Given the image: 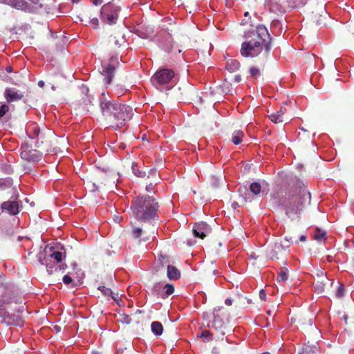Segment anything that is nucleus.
Wrapping results in <instances>:
<instances>
[{"label":"nucleus","instance_id":"f257e3e1","mask_svg":"<svg viewBox=\"0 0 354 354\" xmlns=\"http://www.w3.org/2000/svg\"><path fill=\"white\" fill-rule=\"evenodd\" d=\"M252 35L251 39L242 43L241 55L245 57H257L256 60H268L272 41L268 30L264 26L260 25Z\"/></svg>","mask_w":354,"mask_h":354},{"label":"nucleus","instance_id":"f03ea898","mask_svg":"<svg viewBox=\"0 0 354 354\" xmlns=\"http://www.w3.org/2000/svg\"><path fill=\"white\" fill-rule=\"evenodd\" d=\"M100 107L104 120L114 129L124 127L133 114L130 106L105 98L100 100Z\"/></svg>","mask_w":354,"mask_h":354},{"label":"nucleus","instance_id":"7ed1b4c3","mask_svg":"<svg viewBox=\"0 0 354 354\" xmlns=\"http://www.w3.org/2000/svg\"><path fill=\"white\" fill-rule=\"evenodd\" d=\"M158 203L149 196H138L134 199L131 209L136 219L145 224L155 225L153 221L158 218Z\"/></svg>","mask_w":354,"mask_h":354},{"label":"nucleus","instance_id":"20e7f679","mask_svg":"<svg viewBox=\"0 0 354 354\" xmlns=\"http://www.w3.org/2000/svg\"><path fill=\"white\" fill-rule=\"evenodd\" d=\"M124 34L121 30H116L111 34L106 41V49L110 54H115L111 56L110 63L102 66V75L104 77L105 84H110L114 76L115 70V63L118 64V52L122 46L126 44Z\"/></svg>","mask_w":354,"mask_h":354},{"label":"nucleus","instance_id":"39448f33","mask_svg":"<svg viewBox=\"0 0 354 354\" xmlns=\"http://www.w3.org/2000/svg\"><path fill=\"white\" fill-rule=\"evenodd\" d=\"M310 194L306 187H295L289 192L283 205L286 215L291 218L302 212L306 202L309 203Z\"/></svg>","mask_w":354,"mask_h":354},{"label":"nucleus","instance_id":"423d86ee","mask_svg":"<svg viewBox=\"0 0 354 354\" xmlns=\"http://www.w3.org/2000/svg\"><path fill=\"white\" fill-rule=\"evenodd\" d=\"M12 303L6 302L3 301L0 304V317L2 319L1 322L6 325H13L21 327L24 325V321L22 317L19 315H15L9 312V310L16 311L18 313H23L26 308L22 304V301L17 302L15 301L16 307H12Z\"/></svg>","mask_w":354,"mask_h":354},{"label":"nucleus","instance_id":"0eeeda50","mask_svg":"<svg viewBox=\"0 0 354 354\" xmlns=\"http://www.w3.org/2000/svg\"><path fill=\"white\" fill-rule=\"evenodd\" d=\"M27 133L32 139H36V145L44 150L48 151L52 147V140L55 138L54 131L46 127L41 129L32 123L27 128Z\"/></svg>","mask_w":354,"mask_h":354},{"label":"nucleus","instance_id":"6e6552de","mask_svg":"<svg viewBox=\"0 0 354 354\" xmlns=\"http://www.w3.org/2000/svg\"><path fill=\"white\" fill-rule=\"evenodd\" d=\"M157 232L156 225H149L142 223L141 227H133L127 233V241L129 243L138 245L142 241H147L151 237H154Z\"/></svg>","mask_w":354,"mask_h":354},{"label":"nucleus","instance_id":"1a4fd4ad","mask_svg":"<svg viewBox=\"0 0 354 354\" xmlns=\"http://www.w3.org/2000/svg\"><path fill=\"white\" fill-rule=\"evenodd\" d=\"M228 317L229 313L223 307L214 308L213 313V320L211 325L208 324V326L215 330V332L216 333L215 337L216 340L223 339L226 330L225 321L227 320Z\"/></svg>","mask_w":354,"mask_h":354},{"label":"nucleus","instance_id":"9d476101","mask_svg":"<svg viewBox=\"0 0 354 354\" xmlns=\"http://www.w3.org/2000/svg\"><path fill=\"white\" fill-rule=\"evenodd\" d=\"M285 241H286L287 244H283L280 242H274L272 245L270 246V248L267 250V257L271 259H283L289 252V247L290 243H292V237L288 238V236L285 237Z\"/></svg>","mask_w":354,"mask_h":354},{"label":"nucleus","instance_id":"9b49d317","mask_svg":"<svg viewBox=\"0 0 354 354\" xmlns=\"http://www.w3.org/2000/svg\"><path fill=\"white\" fill-rule=\"evenodd\" d=\"M120 8L113 1L104 4L100 10V17L104 22L109 25L115 24L118 18Z\"/></svg>","mask_w":354,"mask_h":354},{"label":"nucleus","instance_id":"f8f14e48","mask_svg":"<svg viewBox=\"0 0 354 354\" xmlns=\"http://www.w3.org/2000/svg\"><path fill=\"white\" fill-rule=\"evenodd\" d=\"M175 73L172 69L162 68L157 71L151 78L153 85L160 86L171 82L174 78Z\"/></svg>","mask_w":354,"mask_h":354},{"label":"nucleus","instance_id":"ddd939ff","mask_svg":"<svg viewBox=\"0 0 354 354\" xmlns=\"http://www.w3.org/2000/svg\"><path fill=\"white\" fill-rule=\"evenodd\" d=\"M20 155L22 159L28 162H37L41 156V153L28 145H21Z\"/></svg>","mask_w":354,"mask_h":354},{"label":"nucleus","instance_id":"4468645a","mask_svg":"<svg viewBox=\"0 0 354 354\" xmlns=\"http://www.w3.org/2000/svg\"><path fill=\"white\" fill-rule=\"evenodd\" d=\"M0 2L25 12L31 13L33 10L32 8L29 6V3L25 0H0Z\"/></svg>","mask_w":354,"mask_h":354},{"label":"nucleus","instance_id":"2eb2a0df","mask_svg":"<svg viewBox=\"0 0 354 354\" xmlns=\"http://www.w3.org/2000/svg\"><path fill=\"white\" fill-rule=\"evenodd\" d=\"M268 60L259 59L255 60V64L251 66L249 68L250 76L253 79L259 78L263 71L266 63Z\"/></svg>","mask_w":354,"mask_h":354},{"label":"nucleus","instance_id":"dca6fc26","mask_svg":"<svg viewBox=\"0 0 354 354\" xmlns=\"http://www.w3.org/2000/svg\"><path fill=\"white\" fill-rule=\"evenodd\" d=\"M3 95L8 103L19 101L24 97V94L15 88H6Z\"/></svg>","mask_w":354,"mask_h":354},{"label":"nucleus","instance_id":"f3484780","mask_svg":"<svg viewBox=\"0 0 354 354\" xmlns=\"http://www.w3.org/2000/svg\"><path fill=\"white\" fill-rule=\"evenodd\" d=\"M209 231V225L205 222L196 223L193 227V233L196 237L203 239Z\"/></svg>","mask_w":354,"mask_h":354},{"label":"nucleus","instance_id":"a211bd4d","mask_svg":"<svg viewBox=\"0 0 354 354\" xmlns=\"http://www.w3.org/2000/svg\"><path fill=\"white\" fill-rule=\"evenodd\" d=\"M319 346L317 343L310 344L309 342L303 345L301 349L299 351V354H319Z\"/></svg>","mask_w":354,"mask_h":354},{"label":"nucleus","instance_id":"6ab92c4d","mask_svg":"<svg viewBox=\"0 0 354 354\" xmlns=\"http://www.w3.org/2000/svg\"><path fill=\"white\" fill-rule=\"evenodd\" d=\"M1 207L3 210L12 215H15L19 212V205L16 201H8L3 202Z\"/></svg>","mask_w":354,"mask_h":354},{"label":"nucleus","instance_id":"aec40b11","mask_svg":"<svg viewBox=\"0 0 354 354\" xmlns=\"http://www.w3.org/2000/svg\"><path fill=\"white\" fill-rule=\"evenodd\" d=\"M164 283L158 282L155 283L150 288V293L151 295L157 297L158 298H165V293H164Z\"/></svg>","mask_w":354,"mask_h":354},{"label":"nucleus","instance_id":"412c9836","mask_svg":"<svg viewBox=\"0 0 354 354\" xmlns=\"http://www.w3.org/2000/svg\"><path fill=\"white\" fill-rule=\"evenodd\" d=\"M43 254L41 253L39 256V261L42 265H45L46 267L47 272L49 274H52L55 270L57 269V267L51 262V259L44 257L42 258Z\"/></svg>","mask_w":354,"mask_h":354},{"label":"nucleus","instance_id":"4be33fe9","mask_svg":"<svg viewBox=\"0 0 354 354\" xmlns=\"http://www.w3.org/2000/svg\"><path fill=\"white\" fill-rule=\"evenodd\" d=\"M286 111V109L285 108L281 107L279 111L269 115L270 120L275 124L283 122L284 121Z\"/></svg>","mask_w":354,"mask_h":354},{"label":"nucleus","instance_id":"5701e85b","mask_svg":"<svg viewBox=\"0 0 354 354\" xmlns=\"http://www.w3.org/2000/svg\"><path fill=\"white\" fill-rule=\"evenodd\" d=\"M167 275L168 278L171 280H177L180 277V270L174 266L168 265Z\"/></svg>","mask_w":354,"mask_h":354},{"label":"nucleus","instance_id":"b1692460","mask_svg":"<svg viewBox=\"0 0 354 354\" xmlns=\"http://www.w3.org/2000/svg\"><path fill=\"white\" fill-rule=\"evenodd\" d=\"M97 289L101 291V292L104 295V296H108V297H111L113 300L116 301L117 300V298L118 297V294H115L111 288H107L104 286H99L97 288Z\"/></svg>","mask_w":354,"mask_h":354},{"label":"nucleus","instance_id":"393cba45","mask_svg":"<svg viewBox=\"0 0 354 354\" xmlns=\"http://www.w3.org/2000/svg\"><path fill=\"white\" fill-rule=\"evenodd\" d=\"M151 331L156 336H160L162 334L163 326L159 322H153L151 325Z\"/></svg>","mask_w":354,"mask_h":354},{"label":"nucleus","instance_id":"a878e982","mask_svg":"<svg viewBox=\"0 0 354 354\" xmlns=\"http://www.w3.org/2000/svg\"><path fill=\"white\" fill-rule=\"evenodd\" d=\"M244 136V133L241 130H236L233 132L232 135L231 140L234 145H239L243 140Z\"/></svg>","mask_w":354,"mask_h":354},{"label":"nucleus","instance_id":"bb28decb","mask_svg":"<svg viewBox=\"0 0 354 354\" xmlns=\"http://www.w3.org/2000/svg\"><path fill=\"white\" fill-rule=\"evenodd\" d=\"M240 63L236 59H230L226 64V69L230 72H234L239 69Z\"/></svg>","mask_w":354,"mask_h":354},{"label":"nucleus","instance_id":"cd10ccee","mask_svg":"<svg viewBox=\"0 0 354 354\" xmlns=\"http://www.w3.org/2000/svg\"><path fill=\"white\" fill-rule=\"evenodd\" d=\"M216 333H212L209 330H203L201 332L200 337L203 339L204 342H209L215 339Z\"/></svg>","mask_w":354,"mask_h":354},{"label":"nucleus","instance_id":"c85d7f7f","mask_svg":"<svg viewBox=\"0 0 354 354\" xmlns=\"http://www.w3.org/2000/svg\"><path fill=\"white\" fill-rule=\"evenodd\" d=\"M83 103L84 104H80L78 106V109L80 110V111L82 113L89 112L90 109L88 105L91 104V100L87 97H84Z\"/></svg>","mask_w":354,"mask_h":354},{"label":"nucleus","instance_id":"c756f323","mask_svg":"<svg viewBox=\"0 0 354 354\" xmlns=\"http://www.w3.org/2000/svg\"><path fill=\"white\" fill-rule=\"evenodd\" d=\"M277 281H282L285 282L288 279V269L286 267H283L281 269V271L279 272L277 275Z\"/></svg>","mask_w":354,"mask_h":354},{"label":"nucleus","instance_id":"7c9ffc66","mask_svg":"<svg viewBox=\"0 0 354 354\" xmlns=\"http://www.w3.org/2000/svg\"><path fill=\"white\" fill-rule=\"evenodd\" d=\"M47 258H49L50 259H53L55 260L58 263L62 262L63 254L61 252L59 251H55L50 253L48 257H46Z\"/></svg>","mask_w":354,"mask_h":354},{"label":"nucleus","instance_id":"2f4dec72","mask_svg":"<svg viewBox=\"0 0 354 354\" xmlns=\"http://www.w3.org/2000/svg\"><path fill=\"white\" fill-rule=\"evenodd\" d=\"M250 190L254 194L257 195L261 192V186L260 183H259L257 182H254L250 184Z\"/></svg>","mask_w":354,"mask_h":354},{"label":"nucleus","instance_id":"473e14b6","mask_svg":"<svg viewBox=\"0 0 354 354\" xmlns=\"http://www.w3.org/2000/svg\"><path fill=\"white\" fill-rule=\"evenodd\" d=\"M326 234V233L325 231H322L319 229H317L314 233V238L315 240H317L318 241H321L325 239Z\"/></svg>","mask_w":354,"mask_h":354},{"label":"nucleus","instance_id":"72a5a7b5","mask_svg":"<svg viewBox=\"0 0 354 354\" xmlns=\"http://www.w3.org/2000/svg\"><path fill=\"white\" fill-rule=\"evenodd\" d=\"M29 6L32 7L33 10L32 12H35L39 8L42 7V4L40 3V0H30Z\"/></svg>","mask_w":354,"mask_h":354},{"label":"nucleus","instance_id":"f704fd0d","mask_svg":"<svg viewBox=\"0 0 354 354\" xmlns=\"http://www.w3.org/2000/svg\"><path fill=\"white\" fill-rule=\"evenodd\" d=\"M325 283H323V281H317L315 283V292L318 294H321L325 291Z\"/></svg>","mask_w":354,"mask_h":354},{"label":"nucleus","instance_id":"c9c22d12","mask_svg":"<svg viewBox=\"0 0 354 354\" xmlns=\"http://www.w3.org/2000/svg\"><path fill=\"white\" fill-rule=\"evenodd\" d=\"M174 292V286L172 284L166 283L164 285V293H165V298L171 295Z\"/></svg>","mask_w":354,"mask_h":354},{"label":"nucleus","instance_id":"e433bc0d","mask_svg":"<svg viewBox=\"0 0 354 354\" xmlns=\"http://www.w3.org/2000/svg\"><path fill=\"white\" fill-rule=\"evenodd\" d=\"M313 315L310 317H301L298 319V322L301 323L302 325H309L310 326H313Z\"/></svg>","mask_w":354,"mask_h":354},{"label":"nucleus","instance_id":"4c0bfd02","mask_svg":"<svg viewBox=\"0 0 354 354\" xmlns=\"http://www.w3.org/2000/svg\"><path fill=\"white\" fill-rule=\"evenodd\" d=\"M131 169H132L133 173L135 174V176H136L138 177L143 176L142 174H144V172H142L138 169V165L136 162H133L131 163Z\"/></svg>","mask_w":354,"mask_h":354},{"label":"nucleus","instance_id":"58836bf2","mask_svg":"<svg viewBox=\"0 0 354 354\" xmlns=\"http://www.w3.org/2000/svg\"><path fill=\"white\" fill-rule=\"evenodd\" d=\"M120 322L125 324H129L131 322V318L126 314H122L120 315Z\"/></svg>","mask_w":354,"mask_h":354},{"label":"nucleus","instance_id":"ea45409f","mask_svg":"<svg viewBox=\"0 0 354 354\" xmlns=\"http://www.w3.org/2000/svg\"><path fill=\"white\" fill-rule=\"evenodd\" d=\"M9 111V106L3 104L0 106V118L5 115V114Z\"/></svg>","mask_w":354,"mask_h":354},{"label":"nucleus","instance_id":"a19ab883","mask_svg":"<svg viewBox=\"0 0 354 354\" xmlns=\"http://www.w3.org/2000/svg\"><path fill=\"white\" fill-rule=\"evenodd\" d=\"M63 282L66 285H68V284L73 283V279H72V278L69 275L66 274L63 277Z\"/></svg>","mask_w":354,"mask_h":354},{"label":"nucleus","instance_id":"79ce46f5","mask_svg":"<svg viewBox=\"0 0 354 354\" xmlns=\"http://www.w3.org/2000/svg\"><path fill=\"white\" fill-rule=\"evenodd\" d=\"M159 261L160 262L161 264L167 263L169 261L168 257L167 256L160 255V257H159Z\"/></svg>","mask_w":354,"mask_h":354},{"label":"nucleus","instance_id":"37998d69","mask_svg":"<svg viewBox=\"0 0 354 354\" xmlns=\"http://www.w3.org/2000/svg\"><path fill=\"white\" fill-rule=\"evenodd\" d=\"M259 297L261 298V300L263 301H266V291L264 290H261L259 291Z\"/></svg>","mask_w":354,"mask_h":354},{"label":"nucleus","instance_id":"c03bdc74","mask_svg":"<svg viewBox=\"0 0 354 354\" xmlns=\"http://www.w3.org/2000/svg\"><path fill=\"white\" fill-rule=\"evenodd\" d=\"M91 24L92 26H93L95 28H96L98 25H99V21L97 19V18H93L91 20Z\"/></svg>","mask_w":354,"mask_h":354},{"label":"nucleus","instance_id":"a18cd8bd","mask_svg":"<svg viewBox=\"0 0 354 354\" xmlns=\"http://www.w3.org/2000/svg\"><path fill=\"white\" fill-rule=\"evenodd\" d=\"M153 182H150V183L146 186V190L147 192H151L153 190Z\"/></svg>","mask_w":354,"mask_h":354},{"label":"nucleus","instance_id":"49530a36","mask_svg":"<svg viewBox=\"0 0 354 354\" xmlns=\"http://www.w3.org/2000/svg\"><path fill=\"white\" fill-rule=\"evenodd\" d=\"M343 291H344V288L343 286H340L338 290H337V295L338 297H341L343 295Z\"/></svg>","mask_w":354,"mask_h":354},{"label":"nucleus","instance_id":"de8ad7c7","mask_svg":"<svg viewBox=\"0 0 354 354\" xmlns=\"http://www.w3.org/2000/svg\"><path fill=\"white\" fill-rule=\"evenodd\" d=\"M91 1L95 6L100 5L103 2L102 0H91Z\"/></svg>","mask_w":354,"mask_h":354},{"label":"nucleus","instance_id":"09e8293b","mask_svg":"<svg viewBox=\"0 0 354 354\" xmlns=\"http://www.w3.org/2000/svg\"><path fill=\"white\" fill-rule=\"evenodd\" d=\"M225 304L227 306H231L232 304V300L230 298H227L225 299Z\"/></svg>","mask_w":354,"mask_h":354},{"label":"nucleus","instance_id":"8fccbe9b","mask_svg":"<svg viewBox=\"0 0 354 354\" xmlns=\"http://www.w3.org/2000/svg\"><path fill=\"white\" fill-rule=\"evenodd\" d=\"M59 270H62V272H64V270H66V268H67V266L66 264H64V265H59Z\"/></svg>","mask_w":354,"mask_h":354},{"label":"nucleus","instance_id":"3c124183","mask_svg":"<svg viewBox=\"0 0 354 354\" xmlns=\"http://www.w3.org/2000/svg\"><path fill=\"white\" fill-rule=\"evenodd\" d=\"M44 84H45V83L42 80H40L38 82V86L41 88H43L44 86Z\"/></svg>","mask_w":354,"mask_h":354},{"label":"nucleus","instance_id":"603ef678","mask_svg":"<svg viewBox=\"0 0 354 354\" xmlns=\"http://www.w3.org/2000/svg\"><path fill=\"white\" fill-rule=\"evenodd\" d=\"M54 329L56 330V332L59 333L61 331V327L59 326L55 325L54 326Z\"/></svg>","mask_w":354,"mask_h":354},{"label":"nucleus","instance_id":"864d4df0","mask_svg":"<svg viewBox=\"0 0 354 354\" xmlns=\"http://www.w3.org/2000/svg\"><path fill=\"white\" fill-rule=\"evenodd\" d=\"M299 240L301 241H305L306 240V235H301L299 238Z\"/></svg>","mask_w":354,"mask_h":354},{"label":"nucleus","instance_id":"5fc2aeb1","mask_svg":"<svg viewBox=\"0 0 354 354\" xmlns=\"http://www.w3.org/2000/svg\"><path fill=\"white\" fill-rule=\"evenodd\" d=\"M6 70L8 73H11L12 71V68L10 66H9L6 67Z\"/></svg>","mask_w":354,"mask_h":354},{"label":"nucleus","instance_id":"6e6d98bb","mask_svg":"<svg viewBox=\"0 0 354 354\" xmlns=\"http://www.w3.org/2000/svg\"><path fill=\"white\" fill-rule=\"evenodd\" d=\"M150 174H152V175H154V176H156V170L153 169V170H151L150 172H149Z\"/></svg>","mask_w":354,"mask_h":354},{"label":"nucleus","instance_id":"4d7b16f0","mask_svg":"<svg viewBox=\"0 0 354 354\" xmlns=\"http://www.w3.org/2000/svg\"><path fill=\"white\" fill-rule=\"evenodd\" d=\"M241 80V76L240 75H236L235 76V81L239 82Z\"/></svg>","mask_w":354,"mask_h":354},{"label":"nucleus","instance_id":"13d9d810","mask_svg":"<svg viewBox=\"0 0 354 354\" xmlns=\"http://www.w3.org/2000/svg\"><path fill=\"white\" fill-rule=\"evenodd\" d=\"M72 3H77L79 1H80V0H71Z\"/></svg>","mask_w":354,"mask_h":354},{"label":"nucleus","instance_id":"bf43d9fd","mask_svg":"<svg viewBox=\"0 0 354 354\" xmlns=\"http://www.w3.org/2000/svg\"><path fill=\"white\" fill-rule=\"evenodd\" d=\"M344 319L345 322L346 323V321H347V316L346 315L344 316Z\"/></svg>","mask_w":354,"mask_h":354},{"label":"nucleus","instance_id":"052dcab7","mask_svg":"<svg viewBox=\"0 0 354 354\" xmlns=\"http://www.w3.org/2000/svg\"><path fill=\"white\" fill-rule=\"evenodd\" d=\"M322 23L321 21H319V20L317 21V25H321Z\"/></svg>","mask_w":354,"mask_h":354},{"label":"nucleus","instance_id":"680f3d73","mask_svg":"<svg viewBox=\"0 0 354 354\" xmlns=\"http://www.w3.org/2000/svg\"><path fill=\"white\" fill-rule=\"evenodd\" d=\"M248 15H249V12H245V14H244V15H245V17L248 16Z\"/></svg>","mask_w":354,"mask_h":354},{"label":"nucleus","instance_id":"e2e57ef3","mask_svg":"<svg viewBox=\"0 0 354 354\" xmlns=\"http://www.w3.org/2000/svg\"><path fill=\"white\" fill-rule=\"evenodd\" d=\"M261 354H270V353L269 352H264V353H263Z\"/></svg>","mask_w":354,"mask_h":354},{"label":"nucleus","instance_id":"0e129e2a","mask_svg":"<svg viewBox=\"0 0 354 354\" xmlns=\"http://www.w3.org/2000/svg\"><path fill=\"white\" fill-rule=\"evenodd\" d=\"M268 314L269 315H271V312H270V310H268Z\"/></svg>","mask_w":354,"mask_h":354},{"label":"nucleus","instance_id":"69168bd1","mask_svg":"<svg viewBox=\"0 0 354 354\" xmlns=\"http://www.w3.org/2000/svg\"><path fill=\"white\" fill-rule=\"evenodd\" d=\"M276 24H277V22H276V21L273 22V25H275Z\"/></svg>","mask_w":354,"mask_h":354},{"label":"nucleus","instance_id":"338daca9","mask_svg":"<svg viewBox=\"0 0 354 354\" xmlns=\"http://www.w3.org/2000/svg\"><path fill=\"white\" fill-rule=\"evenodd\" d=\"M52 88H53V90H55V86H52Z\"/></svg>","mask_w":354,"mask_h":354},{"label":"nucleus","instance_id":"774afa93","mask_svg":"<svg viewBox=\"0 0 354 354\" xmlns=\"http://www.w3.org/2000/svg\"><path fill=\"white\" fill-rule=\"evenodd\" d=\"M75 286V283H72V286H72V287H73V286Z\"/></svg>","mask_w":354,"mask_h":354}]
</instances>
